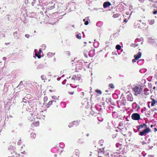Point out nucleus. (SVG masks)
<instances>
[{
	"label": "nucleus",
	"instance_id": "obj_14",
	"mask_svg": "<svg viewBox=\"0 0 157 157\" xmlns=\"http://www.w3.org/2000/svg\"><path fill=\"white\" fill-rule=\"evenodd\" d=\"M142 53L140 52H139L138 53L137 55H135L134 56V57L136 58L137 60L139 58H140L141 56Z\"/></svg>",
	"mask_w": 157,
	"mask_h": 157
},
{
	"label": "nucleus",
	"instance_id": "obj_45",
	"mask_svg": "<svg viewBox=\"0 0 157 157\" xmlns=\"http://www.w3.org/2000/svg\"><path fill=\"white\" fill-rule=\"evenodd\" d=\"M39 124V121H37L35 123L34 125L35 126H37Z\"/></svg>",
	"mask_w": 157,
	"mask_h": 157
},
{
	"label": "nucleus",
	"instance_id": "obj_51",
	"mask_svg": "<svg viewBox=\"0 0 157 157\" xmlns=\"http://www.w3.org/2000/svg\"><path fill=\"white\" fill-rule=\"evenodd\" d=\"M41 78L42 80H44L45 79L46 77L44 75H42L41 76Z\"/></svg>",
	"mask_w": 157,
	"mask_h": 157
},
{
	"label": "nucleus",
	"instance_id": "obj_64",
	"mask_svg": "<svg viewBox=\"0 0 157 157\" xmlns=\"http://www.w3.org/2000/svg\"><path fill=\"white\" fill-rule=\"evenodd\" d=\"M18 125L19 127H21L23 126V124L22 123H19L18 124Z\"/></svg>",
	"mask_w": 157,
	"mask_h": 157
},
{
	"label": "nucleus",
	"instance_id": "obj_57",
	"mask_svg": "<svg viewBox=\"0 0 157 157\" xmlns=\"http://www.w3.org/2000/svg\"><path fill=\"white\" fill-rule=\"evenodd\" d=\"M42 48L44 49H45V48H46V45H45V44H43L42 45Z\"/></svg>",
	"mask_w": 157,
	"mask_h": 157
},
{
	"label": "nucleus",
	"instance_id": "obj_1",
	"mask_svg": "<svg viewBox=\"0 0 157 157\" xmlns=\"http://www.w3.org/2000/svg\"><path fill=\"white\" fill-rule=\"evenodd\" d=\"M133 90L135 92V95L137 96L138 94H140L142 91L143 89L141 87L137 86H135L133 89Z\"/></svg>",
	"mask_w": 157,
	"mask_h": 157
},
{
	"label": "nucleus",
	"instance_id": "obj_37",
	"mask_svg": "<svg viewBox=\"0 0 157 157\" xmlns=\"http://www.w3.org/2000/svg\"><path fill=\"white\" fill-rule=\"evenodd\" d=\"M36 135L35 133H31V138L33 139H35L36 137Z\"/></svg>",
	"mask_w": 157,
	"mask_h": 157
},
{
	"label": "nucleus",
	"instance_id": "obj_34",
	"mask_svg": "<svg viewBox=\"0 0 157 157\" xmlns=\"http://www.w3.org/2000/svg\"><path fill=\"white\" fill-rule=\"evenodd\" d=\"M91 109H92V111L90 112V114L92 115H94V116H96L97 115V114L95 113L93 110H92V107H91Z\"/></svg>",
	"mask_w": 157,
	"mask_h": 157
},
{
	"label": "nucleus",
	"instance_id": "obj_50",
	"mask_svg": "<svg viewBox=\"0 0 157 157\" xmlns=\"http://www.w3.org/2000/svg\"><path fill=\"white\" fill-rule=\"evenodd\" d=\"M119 16L118 14H114L113 15V17L114 18H117Z\"/></svg>",
	"mask_w": 157,
	"mask_h": 157
},
{
	"label": "nucleus",
	"instance_id": "obj_47",
	"mask_svg": "<svg viewBox=\"0 0 157 157\" xmlns=\"http://www.w3.org/2000/svg\"><path fill=\"white\" fill-rule=\"evenodd\" d=\"M14 147H13V146H10L9 148H8V149L10 150H12V149H14Z\"/></svg>",
	"mask_w": 157,
	"mask_h": 157
},
{
	"label": "nucleus",
	"instance_id": "obj_32",
	"mask_svg": "<svg viewBox=\"0 0 157 157\" xmlns=\"http://www.w3.org/2000/svg\"><path fill=\"white\" fill-rule=\"evenodd\" d=\"M148 22L150 25H152L154 24L155 22V21L154 20H149Z\"/></svg>",
	"mask_w": 157,
	"mask_h": 157
},
{
	"label": "nucleus",
	"instance_id": "obj_8",
	"mask_svg": "<svg viewBox=\"0 0 157 157\" xmlns=\"http://www.w3.org/2000/svg\"><path fill=\"white\" fill-rule=\"evenodd\" d=\"M144 128H148L147 127V125L145 124H143L137 126V128L138 129V131H139L140 129Z\"/></svg>",
	"mask_w": 157,
	"mask_h": 157
},
{
	"label": "nucleus",
	"instance_id": "obj_12",
	"mask_svg": "<svg viewBox=\"0 0 157 157\" xmlns=\"http://www.w3.org/2000/svg\"><path fill=\"white\" fill-rule=\"evenodd\" d=\"M128 101H133V98L131 94L128 95L126 97Z\"/></svg>",
	"mask_w": 157,
	"mask_h": 157
},
{
	"label": "nucleus",
	"instance_id": "obj_61",
	"mask_svg": "<svg viewBox=\"0 0 157 157\" xmlns=\"http://www.w3.org/2000/svg\"><path fill=\"white\" fill-rule=\"evenodd\" d=\"M137 59H136V58H135L134 59H133L132 60V62H133V63H134V62H135L137 60Z\"/></svg>",
	"mask_w": 157,
	"mask_h": 157
},
{
	"label": "nucleus",
	"instance_id": "obj_43",
	"mask_svg": "<svg viewBox=\"0 0 157 157\" xmlns=\"http://www.w3.org/2000/svg\"><path fill=\"white\" fill-rule=\"evenodd\" d=\"M80 35H81L80 34H77L76 35V38L78 39H80L81 38V36Z\"/></svg>",
	"mask_w": 157,
	"mask_h": 157
},
{
	"label": "nucleus",
	"instance_id": "obj_48",
	"mask_svg": "<svg viewBox=\"0 0 157 157\" xmlns=\"http://www.w3.org/2000/svg\"><path fill=\"white\" fill-rule=\"evenodd\" d=\"M104 141L102 140H100L99 141V143L100 144L101 146H102L103 145L102 143H103Z\"/></svg>",
	"mask_w": 157,
	"mask_h": 157
},
{
	"label": "nucleus",
	"instance_id": "obj_49",
	"mask_svg": "<svg viewBox=\"0 0 157 157\" xmlns=\"http://www.w3.org/2000/svg\"><path fill=\"white\" fill-rule=\"evenodd\" d=\"M109 100L110 101V102L111 103V104L113 105H115V104H114V102H112V100L111 99V98H109Z\"/></svg>",
	"mask_w": 157,
	"mask_h": 157
},
{
	"label": "nucleus",
	"instance_id": "obj_59",
	"mask_svg": "<svg viewBox=\"0 0 157 157\" xmlns=\"http://www.w3.org/2000/svg\"><path fill=\"white\" fill-rule=\"evenodd\" d=\"M89 24V22L88 21H86L84 23V24L86 25H87Z\"/></svg>",
	"mask_w": 157,
	"mask_h": 157
},
{
	"label": "nucleus",
	"instance_id": "obj_25",
	"mask_svg": "<svg viewBox=\"0 0 157 157\" xmlns=\"http://www.w3.org/2000/svg\"><path fill=\"white\" fill-rule=\"evenodd\" d=\"M144 60L143 59H141L138 61L137 63L139 65H141L144 63Z\"/></svg>",
	"mask_w": 157,
	"mask_h": 157
},
{
	"label": "nucleus",
	"instance_id": "obj_36",
	"mask_svg": "<svg viewBox=\"0 0 157 157\" xmlns=\"http://www.w3.org/2000/svg\"><path fill=\"white\" fill-rule=\"evenodd\" d=\"M59 147L62 148H63L64 147V144L63 143H61L59 144Z\"/></svg>",
	"mask_w": 157,
	"mask_h": 157
},
{
	"label": "nucleus",
	"instance_id": "obj_29",
	"mask_svg": "<svg viewBox=\"0 0 157 157\" xmlns=\"http://www.w3.org/2000/svg\"><path fill=\"white\" fill-rule=\"evenodd\" d=\"M147 71V69L145 68H142L140 70V72L142 73H144L145 72Z\"/></svg>",
	"mask_w": 157,
	"mask_h": 157
},
{
	"label": "nucleus",
	"instance_id": "obj_15",
	"mask_svg": "<svg viewBox=\"0 0 157 157\" xmlns=\"http://www.w3.org/2000/svg\"><path fill=\"white\" fill-rule=\"evenodd\" d=\"M24 87V85H23V81H21L18 85L17 86V88H18L19 89L23 88Z\"/></svg>",
	"mask_w": 157,
	"mask_h": 157
},
{
	"label": "nucleus",
	"instance_id": "obj_52",
	"mask_svg": "<svg viewBox=\"0 0 157 157\" xmlns=\"http://www.w3.org/2000/svg\"><path fill=\"white\" fill-rule=\"evenodd\" d=\"M48 100V98L47 97H45L44 98V102H46Z\"/></svg>",
	"mask_w": 157,
	"mask_h": 157
},
{
	"label": "nucleus",
	"instance_id": "obj_22",
	"mask_svg": "<svg viewBox=\"0 0 157 157\" xmlns=\"http://www.w3.org/2000/svg\"><path fill=\"white\" fill-rule=\"evenodd\" d=\"M78 143L80 144H83L84 143V140L82 139H79L77 141Z\"/></svg>",
	"mask_w": 157,
	"mask_h": 157
},
{
	"label": "nucleus",
	"instance_id": "obj_38",
	"mask_svg": "<svg viewBox=\"0 0 157 157\" xmlns=\"http://www.w3.org/2000/svg\"><path fill=\"white\" fill-rule=\"evenodd\" d=\"M56 102V101H54V100H51L48 103V105L49 106V105H52V102Z\"/></svg>",
	"mask_w": 157,
	"mask_h": 157
},
{
	"label": "nucleus",
	"instance_id": "obj_23",
	"mask_svg": "<svg viewBox=\"0 0 157 157\" xmlns=\"http://www.w3.org/2000/svg\"><path fill=\"white\" fill-rule=\"evenodd\" d=\"M121 45L119 44H117L116 45V48L117 50V52H118V54L119 55L120 53H119L118 52V51L120 50L121 49Z\"/></svg>",
	"mask_w": 157,
	"mask_h": 157
},
{
	"label": "nucleus",
	"instance_id": "obj_33",
	"mask_svg": "<svg viewBox=\"0 0 157 157\" xmlns=\"http://www.w3.org/2000/svg\"><path fill=\"white\" fill-rule=\"evenodd\" d=\"M157 103V101H155V100L154 99H152L151 103V106H153L155 104Z\"/></svg>",
	"mask_w": 157,
	"mask_h": 157
},
{
	"label": "nucleus",
	"instance_id": "obj_62",
	"mask_svg": "<svg viewBox=\"0 0 157 157\" xmlns=\"http://www.w3.org/2000/svg\"><path fill=\"white\" fill-rule=\"evenodd\" d=\"M75 4V3H72V6L74 7L75 9H76Z\"/></svg>",
	"mask_w": 157,
	"mask_h": 157
},
{
	"label": "nucleus",
	"instance_id": "obj_18",
	"mask_svg": "<svg viewBox=\"0 0 157 157\" xmlns=\"http://www.w3.org/2000/svg\"><path fill=\"white\" fill-rule=\"evenodd\" d=\"M44 65L43 64H40L37 67V69H43L44 67Z\"/></svg>",
	"mask_w": 157,
	"mask_h": 157
},
{
	"label": "nucleus",
	"instance_id": "obj_35",
	"mask_svg": "<svg viewBox=\"0 0 157 157\" xmlns=\"http://www.w3.org/2000/svg\"><path fill=\"white\" fill-rule=\"evenodd\" d=\"M17 31L13 33V35L15 38L18 39V37L17 34Z\"/></svg>",
	"mask_w": 157,
	"mask_h": 157
},
{
	"label": "nucleus",
	"instance_id": "obj_4",
	"mask_svg": "<svg viewBox=\"0 0 157 157\" xmlns=\"http://www.w3.org/2000/svg\"><path fill=\"white\" fill-rule=\"evenodd\" d=\"M118 103V107L120 108L121 107H123L126 104V101L125 99H122L121 101H117Z\"/></svg>",
	"mask_w": 157,
	"mask_h": 157
},
{
	"label": "nucleus",
	"instance_id": "obj_20",
	"mask_svg": "<svg viewBox=\"0 0 157 157\" xmlns=\"http://www.w3.org/2000/svg\"><path fill=\"white\" fill-rule=\"evenodd\" d=\"M104 150V149H99L98 150L99 151L98 152H99L100 153H102L103 154H104L105 155L107 156V155H109V153H106L105 154V152L104 151H103V150Z\"/></svg>",
	"mask_w": 157,
	"mask_h": 157
},
{
	"label": "nucleus",
	"instance_id": "obj_21",
	"mask_svg": "<svg viewBox=\"0 0 157 157\" xmlns=\"http://www.w3.org/2000/svg\"><path fill=\"white\" fill-rule=\"evenodd\" d=\"M112 116H113V117L114 118H117V117H118V115H117V113L115 112H113L112 113ZM119 117H120L119 116Z\"/></svg>",
	"mask_w": 157,
	"mask_h": 157
},
{
	"label": "nucleus",
	"instance_id": "obj_26",
	"mask_svg": "<svg viewBox=\"0 0 157 157\" xmlns=\"http://www.w3.org/2000/svg\"><path fill=\"white\" fill-rule=\"evenodd\" d=\"M49 4H48L49 6L48 7V10H52L54 8H55V4H54L53 6H49Z\"/></svg>",
	"mask_w": 157,
	"mask_h": 157
},
{
	"label": "nucleus",
	"instance_id": "obj_24",
	"mask_svg": "<svg viewBox=\"0 0 157 157\" xmlns=\"http://www.w3.org/2000/svg\"><path fill=\"white\" fill-rule=\"evenodd\" d=\"M103 25V23L101 21H99L96 23V26L98 27H101Z\"/></svg>",
	"mask_w": 157,
	"mask_h": 157
},
{
	"label": "nucleus",
	"instance_id": "obj_7",
	"mask_svg": "<svg viewBox=\"0 0 157 157\" xmlns=\"http://www.w3.org/2000/svg\"><path fill=\"white\" fill-rule=\"evenodd\" d=\"M102 107L103 106H101L100 105L97 104L95 106V108L98 111L102 112L103 110Z\"/></svg>",
	"mask_w": 157,
	"mask_h": 157
},
{
	"label": "nucleus",
	"instance_id": "obj_44",
	"mask_svg": "<svg viewBox=\"0 0 157 157\" xmlns=\"http://www.w3.org/2000/svg\"><path fill=\"white\" fill-rule=\"evenodd\" d=\"M96 92L98 94H101L102 93L101 91V90H96Z\"/></svg>",
	"mask_w": 157,
	"mask_h": 157
},
{
	"label": "nucleus",
	"instance_id": "obj_10",
	"mask_svg": "<svg viewBox=\"0 0 157 157\" xmlns=\"http://www.w3.org/2000/svg\"><path fill=\"white\" fill-rule=\"evenodd\" d=\"M111 5L110 2H105L103 3V6L104 8H106Z\"/></svg>",
	"mask_w": 157,
	"mask_h": 157
},
{
	"label": "nucleus",
	"instance_id": "obj_27",
	"mask_svg": "<svg viewBox=\"0 0 157 157\" xmlns=\"http://www.w3.org/2000/svg\"><path fill=\"white\" fill-rule=\"evenodd\" d=\"M55 55V53H52L50 52L47 53V56H48V57H51L52 56H54Z\"/></svg>",
	"mask_w": 157,
	"mask_h": 157
},
{
	"label": "nucleus",
	"instance_id": "obj_39",
	"mask_svg": "<svg viewBox=\"0 0 157 157\" xmlns=\"http://www.w3.org/2000/svg\"><path fill=\"white\" fill-rule=\"evenodd\" d=\"M74 125V122L73 121L72 122L69 123V125H68V127L70 128H71L72 127H73Z\"/></svg>",
	"mask_w": 157,
	"mask_h": 157
},
{
	"label": "nucleus",
	"instance_id": "obj_60",
	"mask_svg": "<svg viewBox=\"0 0 157 157\" xmlns=\"http://www.w3.org/2000/svg\"><path fill=\"white\" fill-rule=\"evenodd\" d=\"M52 98L54 99H57V97L56 96H53L52 97Z\"/></svg>",
	"mask_w": 157,
	"mask_h": 157
},
{
	"label": "nucleus",
	"instance_id": "obj_19",
	"mask_svg": "<svg viewBox=\"0 0 157 157\" xmlns=\"http://www.w3.org/2000/svg\"><path fill=\"white\" fill-rule=\"evenodd\" d=\"M39 2L40 3H42L44 5H47V2H46V0H39Z\"/></svg>",
	"mask_w": 157,
	"mask_h": 157
},
{
	"label": "nucleus",
	"instance_id": "obj_13",
	"mask_svg": "<svg viewBox=\"0 0 157 157\" xmlns=\"http://www.w3.org/2000/svg\"><path fill=\"white\" fill-rule=\"evenodd\" d=\"M83 66V64L82 63L81 60H79L78 62V63L76 64V67L79 68V69L81 68Z\"/></svg>",
	"mask_w": 157,
	"mask_h": 157
},
{
	"label": "nucleus",
	"instance_id": "obj_31",
	"mask_svg": "<svg viewBox=\"0 0 157 157\" xmlns=\"http://www.w3.org/2000/svg\"><path fill=\"white\" fill-rule=\"evenodd\" d=\"M148 89L147 88L144 89V94L146 95H148L149 94V93L148 92Z\"/></svg>",
	"mask_w": 157,
	"mask_h": 157
},
{
	"label": "nucleus",
	"instance_id": "obj_2",
	"mask_svg": "<svg viewBox=\"0 0 157 157\" xmlns=\"http://www.w3.org/2000/svg\"><path fill=\"white\" fill-rule=\"evenodd\" d=\"M150 131V129L149 128H147L142 131H140L139 134L141 136H145Z\"/></svg>",
	"mask_w": 157,
	"mask_h": 157
},
{
	"label": "nucleus",
	"instance_id": "obj_16",
	"mask_svg": "<svg viewBox=\"0 0 157 157\" xmlns=\"http://www.w3.org/2000/svg\"><path fill=\"white\" fill-rule=\"evenodd\" d=\"M148 42L151 44H153L155 42V40L151 37L148 38Z\"/></svg>",
	"mask_w": 157,
	"mask_h": 157
},
{
	"label": "nucleus",
	"instance_id": "obj_28",
	"mask_svg": "<svg viewBox=\"0 0 157 157\" xmlns=\"http://www.w3.org/2000/svg\"><path fill=\"white\" fill-rule=\"evenodd\" d=\"M74 122V125L75 126H78L80 122V120L76 121H73Z\"/></svg>",
	"mask_w": 157,
	"mask_h": 157
},
{
	"label": "nucleus",
	"instance_id": "obj_55",
	"mask_svg": "<svg viewBox=\"0 0 157 157\" xmlns=\"http://www.w3.org/2000/svg\"><path fill=\"white\" fill-rule=\"evenodd\" d=\"M67 81V80L66 79H65L62 82V84H63V85H64L66 83V82Z\"/></svg>",
	"mask_w": 157,
	"mask_h": 157
},
{
	"label": "nucleus",
	"instance_id": "obj_30",
	"mask_svg": "<svg viewBox=\"0 0 157 157\" xmlns=\"http://www.w3.org/2000/svg\"><path fill=\"white\" fill-rule=\"evenodd\" d=\"M26 110L27 111H31V110H32L33 109H32V107H31L30 105H29V106H27V107L26 108Z\"/></svg>",
	"mask_w": 157,
	"mask_h": 157
},
{
	"label": "nucleus",
	"instance_id": "obj_11",
	"mask_svg": "<svg viewBox=\"0 0 157 157\" xmlns=\"http://www.w3.org/2000/svg\"><path fill=\"white\" fill-rule=\"evenodd\" d=\"M116 147L117 149V151H120L122 147V144H120L119 143H117L116 144Z\"/></svg>",
	"mask_w": 157,
	"mask_h": 157
},
{
	"label": "nucleus",
	"instance_id": "obj_3",
	"mask_svg": "<svg viewBox=\"0 0 157 157\" xmlns=\"http://www.w3.org/2000/svg\"><path fill=\"white\" fill-rule=\"evenodd\" d=\"M132 119L134 120H139L140 119V115L138 113H133L131 116Z\"/></svg>",
	"mask_w": 157,
	"mask_h": 157
},
{
	"label": "nucleus",
	"instance_id": "obj_17",
	"mask_svg": "<svg viewBox=\"0 0 157 157\" xmlns=\"http://www.w3.org/2000/svg\"><path fill=\"white\" fill-rule=\"evenodd\" d=\"M94 55V51L91 50L89 52V56L90 57H93Z\"/></svg>",
	"mask_w": 157,
	"mask_h": 157
},
{
	"label": "nucleus",
	"instance_id": "obj_56",
	"mask_svg": "<svg viewBox=\"0 0 157 157\" xmlns=\"http://www.w3.org/2000/svg\"><path fill=\"white\" fill-rule=\"evenodd\" d=\"M121 99L122 98V99H125L124 96L123 94H122L121 95Z\"/></svg>",
	"mask_w": 157,
	"mask_h": 157
},
{
	"label": "nucleus",
	"instance_id": "obj_63",
	"mask_svg": "<svg viewBox=\"0 0 157 157\" xmlns=\"http://www.w3.org/2000/svg\"><path fill=\"white\" fill-rule=\"evenodd\" d=\"M74 92H69V93L71 95H73L74 94Z\"/></svg>",
	"mask_w": 157,
	"mask_h": 157
},
{
	"label": "nucleus",
	"instance_id": "obj_5",
	"mask_svg": "<svg viewBox=\"0 0 157 157\" xmlns=\"http://www.w3.org/2000/svg\"><path fill=\"white\" fill-rule=\"evenodd\" d=\"M51 151L52 153H61L62 152V150H60L59 147L57 146H55L54 147L51 149Z\"/></svg>",
	"mask_w": 157,
	"mask_h": 157
},
{
	"label": "nucleus",
	"instance_id": "obj_54",
	"mask_svg": "<svg viewBox=\"0 0 157 157\" xmlns=\"http://www.w3.org/2000/svg\"><path fill=\"white\" fill-rule=\"evenodd\" d=\"M113 97H115V98H117L118 97V95H117L116 94H113Z\"/></svg>",
	"mask_w": 157,
	"mask_h": 157
},
{
	"label": "nucleus",
	"instance_id": "obj_46",
	"mask_svg": "<svg viewBox=\"0 0 157 157\" xmlns=\"http://www.w3.org/2000/svg\"><path fill=\"white\" fill-rule=\"evenodd\" d=\"M65 54L67 55L68 56H70V55L71 53L69 51H67L65 52Z\"/></svg>",
	"mask_w": 157,
	"mask_h": 157
},
{
	"label": "nucleus",
	"instance_id": "obj_58",
	"mask_svg": "<svg viewBox=\"0 0 157 157\" xmlns=\"http://www.w3.org/2000/svg\"><path fill=\"white\" fill-rule=\"evenodd\" d=\"M71 79L72 80H77V77L76 76V75L75 76V77H73Z\"/></svg>",
	"mask_w": 157,
	"mask_h": 157
},
{
	"label": "nucleus",
	"instance_id": "obj_53",
	"mask_svg": "<svg viewBox=\"0 0 157 157\" xmlns=\"http://www.w3.org/2000/svg\"><path fill=\"white\" fill-rule=\"evenodd\" d=\"M30 35L29 34H25V37L27 38H29L30 37Z\"/></svg>",
	"mask_w": 157,
	"mask_h": 157
},
{
	"label": "nucleus",
	"instance_id": "obj_41",
	"mask_svg": "<svg viewBox=\"0 0 157 157\" xmlns=\"http://www.w3.org/2000/svg\"><path fill=\"white\" fill-rule=\"evenodd\" d=\"M109 86L111 88H114V86L113 83H111L109 84Z\"/></svg>",
	"mask_w": 157,
	"mask_h": 157
},
{
	"label": "nucleus",
	"instance_id": "obj_6",
	"mask_svg": "<svg viewBox=\"0 0 157 157\" xmlns=\"http://www.w3.org/2000/svg\"><path fill=\"white\" fill-rule=\"evenodd\" d=\"M34 52H35V57H37L39 59L41 58V56L40 55L41 53L42 52V50L41 48L40 49L38 52L37 49H35L34 50ZM36 58V57H35V58Z\"/></svg>",
	"mask_w": 157,
	"mask_h": 157
},
{
	"label": "nucleus",
	"instance_id": "obj_42",
	"mask_svg": "<svg viewBox=\"0 0 157 157\" xmlns=\"http://www.w3.org/2000/svg\"><path fill=\"white\" fill-rule=\"evenodd\" d=\"M76 154H78V155H79L80 154V152L78 150V149H76L75 150L74 152Z\"/></svg>",
	"mask_w": 157,
	"mask_h": 157
},
{
	"label": "nucleus",
	"instance_id": "obj_40",
	"mask_svg": "<svg viewBox=\"0 0 157 157\" xmlns=\"http://www.w3.org/2000/svg\"><path fill=\"white\" fill-rule=\"evenodd\" d=\"M79 155L78 154H76L74 152L73 155L71 157H79Z\"/></svg>",
	"mask_w": 157,
	"mask_h": 157
},
{
	"label": "nucleus",
	"instance_id": "obj_9",
	"mask_svg": "<svg viewBox=\"0 0 157 157\" xmlns=\"http://www.w3.org/2000/svg\"><path fill=\"white\" fill-rule=\"evenodd\" d=\"M132 106L133 109H136L137 111L139 110L140 108V106L138 105L135 102L133 103L132 104Z\"/></svg>",
	"mask_w": 157,
	"mask_h": 157
}]
</instances>
